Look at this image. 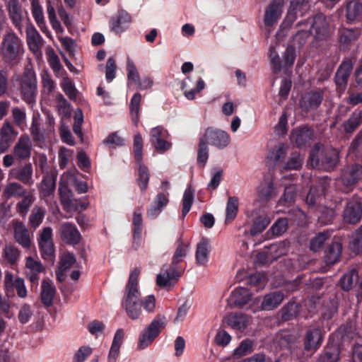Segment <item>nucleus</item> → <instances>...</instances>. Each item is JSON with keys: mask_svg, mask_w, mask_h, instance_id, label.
Here are the masks:
<instances>
[{"mask_svg": "<svg viewBox=\"0 0 362 362\" xmlns=\"http://www.w3.org/2000/svg\"><path fill=\"white\" fill-rule=\"evenodd\" d=\"M139 274L140 270L138 268H135L130 273L122 301V306L125 309L127 316L133 320L139 318L142 312V306L148 313L153 312L156 306V299L153 295H149L144 300L141 298V293L138 288Z\"/></svg>", "mask_w": 362, "mask_h": 362, "instance_id": "f257e3e1", "label": "nucleus"}, {"mask_svg": "<svg viewBox=\"0 0 362 362\" xmlns=\"http://www.w3.org/2000/svg\"><path fill=\"white\" fill-rule=\"evenodd\" d=\"M24 52L23 40L11 29L7 30L0 45V53L3 62L12 68L21 62Z\"/></svg>", "mask_w": 362, "mask_h": 362, "instance_id": "f03ea898", "label": "nucleus"}, {"mask_svg": "<svg viewBox=\"0 0 362 362\" xmlns=\"http://www.w3.org/2000/svg\"><path fill=\"white\" fill-rule=\"evenodd\" d=\"M309 160L313 168L332 171L339 163V152L331 146L316 143L310 151Z\"/></svg>", "mask_w": 362, "mask_h": 362, "instance_id": "7ed1b4c3", "label": "nucleus"}, {"mask_svg": "<svg viewBox=\"0 0 362 362\" xmlns=\"http://www.w3.org/2000/svg\"><path fill=\"white\" fill-rule=\"evenodd\" d=\"M305 24L309 29H302L298 31L294 37V40H300V44H304L310 34L315 35V37L320 40L323 39L327 31L325 17L322 13L315 15L313 18H308L305 22L298 23V25Z\"/></svg>", "mask_w": 362, "mask_h": 362, "instance_id": "20e7f679", "label": "nucleus"}, {"mask_svg": "<svg viewBox=\"0 0 362 362\" xmlns=\"http://www.w3.org/2000/svg\"><path fill=\"white\" fill-rule=\"evenodd\" d=\"M166 326V318L163 315H157L151 322L146 327L141 334L137 348L144 349L149 346L153 341L159 336L162 330Z\"/></svg>", "mask_w": 362, "mask_h": 362, "instance_id": "39448f33", "label": "nucleus"}, {"mask_svg": "<svg viewBox=\"0 0 362 362\" xmlns=\"http://www.w3.org/2000/svg\"><path fill=\"white\" fill-rule=\"evenodd\" d=\"M37 78L35 71L25 68L20 79V93L22 99L28 104L35 101L37 95Z\"/></svg>", "mask_w": 362, "mask_h": 362, "instance_id": "423d86ee", "label": "nucleus"}, {"mask_svg": "<svg viewBox=\"0 0 362 362\" xmlns=\"http://www.w3.org/2000/svg\"><path fill=\"white\" fill-rule=\"evenodd\" d=\"M354 68V59L351 57H344L338 66L334 76L335 91L340 97L347 88L349 77Z\"/></svg>", "mask_w": 362, "mask_h": 362, "instance_id": "0eeeda50", "label": "nucleus"}, {"mask_svg": "<svg viewBox=\"0 0 362 362\" xmlns=\"http://www.w3.org/2000/svg\"><path fill=\"white\" fill-rule=\"evenodd\" d=\"M344 223L349 225H356L362 219V196L357 194L348 198L343 212Z\"/></svg>", "mask_w": 362, "mask_h": 362, "instance_id": "6e6552de", "label": "nucleus"}, {"mask_svg": "<svg viewBox=\"0 0 362 362\" xmlns=\"http://www.w3.org/2000/svg\"><path fill=\"white\" fill-rule=\"evenodd\" d=\"M315 130L305 124L293 129L290 134V140L298 148H303L311 144L315 139Z\"/></svg>", "mask_w": 362, "mask_h": 362, "instance_id": "1a4fd4ad", "label": "nucleus"}, {"mask_svg": "<svg viewBox=\"0 0 362 362\" xmlns=\"http://www.w3.org/2000/svg\"><path fill=\"white\" fill-rule=\"evenodd\" d=\"M357 334L356 320L349 319L330 336V338L344 347L346 344H349Z\"/></svg>", "mask_w": 362, "mask_h": 362, "instance_id": "9d476101", "label": "nucleus"}, {"mask_svg": "<svg viewBox=\"0 0 362 362\" xmlns=\"http://www.w3.org/2000/svg\"><path fill=\"white\" fill-rule=\"evenodd\" d=\"M324 334L319 327L308 328L303 339V350L310 356L315 353L322 346Z\"/></svg>", "mask_w": 362, "mask_h": 362, "instance_id": "9b49d317", "label": "nucleus"}, {"mask_svg": "<svg viewBox=\"0 0 362 362\" xmlns=\"http://www.w3.org/2000/svg\"><path fill=\"white\" fill-rule=\"evenodd\" d=\"M200 137L208 144L219 149L225 148L230 143V136L226 132L214 127L206 128Z\"/></svg>", "mask_w": 362, "mask_h": 362, "instance_id": "f8f14e48", "label": "nucleus"}, {"mask_svg": "<svg viewBox=\"0 0 362 362\" xmlns=\"http://www.w3.org/2000/svg\"><path fill=\"white\" fill-rule=\"evenodd\" d=\"M324 95L325 91L321 88L305 93L299 102L300 109L306 113L316 110L322 104Z\"/></svg>", "mask_w": 362, "mask_h": 362, "instance_id": "ddd939ff", "label": "nucleus"}, {"mask_svg": "<svg viewBox=\"0 0 362 362\" xmlns=\"http://www.w3.org/2000/svg\"><path fill=\"white\" fill-rule=\"evenodd\" d=\"M8 17L20 33H22L23 10L18 0H8L6 4Z\"/></svg>", "mask_w": 362, "mask_h": 362, "instance_id": "4468645a", "label": "nucleus"}, {"mask_svg": "<svg viewBox=\"0 0 362 362\" xmlns=\"http://www.w3.org/2000/svg\"><path fill=\"white\" fill-rule=\"evenodd\" d=\"M341 349H343V346L329 337L327 345L319 356L318 362L339 361Z\"/></svg>", "mask_w": 362, "mask_h": 362, "instance_id": "2eb2a0df", "label": "nucleus"}, {"mask_svg": "<svg viewBox=\"0 0 362 362\" xmlns=\"http://www.w3.org/2000/svg\"><path fill=\"white\" fill-rule=\"evenodd\" d=\"M59 233L62 240L67 245H76L81 239V235L76 226L69 222L63 223L61 225Z\"/></svg>", "mask_w": 362, "mask_h": 362, "instance_id": "dca6fc26", "label": "nucleus"}, {"mask_svg": "<svg viewBox=\"0 0 362 362\" xmlns=\"http://www.w3.org/2000/svg\"><path fill=\"white\" fill-rule=\"evenodd\" d=\"M339 47L341 51L349 49L351 44L356 41L361 35L359 28H341L338 32Z\"/></svg>", "mask_w": 362, "mask_h": 362, "instance_id": "f3484780", "label": "nucleus"}, {"mask_svg": "<svg viewBox=\"0 0 362 362\" xmlns=\"http://www.w3.org/2000/svg\"><path fill=\"white\" fill-rule=\"evenodd\" d=\"M31 141L27 134H22L13 147V154L16 160L28 159L31 155Z\"/></svg>", "mask_w": 362, "mask_h": 362, "instance_id": "a211bd4d", "label": "nucleus"}, {"mask_svg": "<svg viewBox=\"0 0 362 362\" xmlns=\"http://www.w3.org/2000/svg\"><path fill=\"white\" fill-rule=\"evenodd\" d=\"M131 16L126 11L121 9L118 11L117 15L112 17L110 20V27L112 32L116 34L124 32L131 22Z\"/></svg>", "mask_w": 362, "mask_h": 362, "instance_id": "6ab92c4d", "label": "nucleus"}, {"mask_svg": "<svg viewBox=\"0 0 362 362\" xmlns=\"http://www.w3.org/2000/svg\"><path fill=\"white\" fill-rule=\"evenodd\" d=\"M13 226L16 241L24 248H29L30 246V238L25 224L22 221L13 220Z\"/></svg>", "mask_w": 362, "mask_h": 362, "instance_id": "aec40b11", "label": "nucleus"}, {"mask_svg": "<svg viewBox=\"0 0 362 362\" xmlns=\"http://www.w3.org/2000/svg\"><path fill=\"white\" fill-rule=\"evenodd\" d=\"M283 3L281 0H274L267 8L264 15L266 26H272L279 19Z\"/></svg>", "mask_w": 362, "mask_h": 362, "instance_id": "412c9836", "label": "nucleus"}, {"mask_svg": "<svg viewBox=\"0 0 362 362\" xmlns=\"http://www.w3.org/2000/svg\"><path fill=\"white\" fill-rule=\"evenodd\" d=\"M33 166L30 163H25L11 170V175L14 178L28 186L33 183Z\"/></svg>", "mask_w": 362, "mask_h": 362, "instance_id": "4be33fe9", "label": "nucleus"}, {"mask_svg": "<svg viewBox=\"0 0 362 362\" xmlns=\"http://www.w3.org/2000/svg\"><path fill=\"white\" fill-rule=\"evenodd\" d=\"M225 322L233 329L244 331L249 325L250 317L243 313H231L225 318Z\"/></svg>", "mask_w": 362, "mask_h": 362, "instance_id": "5701e85b", "label": "nucleus"}, {"mask_svg": "<svg viewBox=\"0 0 362 362\" xmlns=\"http://www.w3.org/2000/svg\"><path fill=\"white\" fill-rule=\"evenodd\" d=\"M169 193L159 192L155 197L151 207L147 211V216L149 218L153 219L162 211L169 202Z\"/></svg>", "mask_w": 362, "mask_h": 362, "instance_id": "b1692460", "label": "nucleus"}, {"mask_svg": "<svg viewBox=\"0 0 362 362\" xmlns=\"http://www.w3.org/2000/svg\"><path fill=\"white\" fill-rule=\"evenodd\" d=\"M342 248V244L339 242H332L329 244L325 250L324 255L326 264L331 265L339 262Z\"/></svg>", "mask_w": 362, "mask_h": 362, "instance_id": "393cba45", "label": "nucleus"}, {"mask_svg": "<svg viewBox=\"0 0 362 362\" xmlns=\"http://www.w3.org/2000/svg\"><path fill=\"white\" fill-rule=\"evenodd\" d=\"M211 251L210 241L207 238L203 237L197 245L195 257L197 264L204 265L209 260Z\"/></svg>", "mask_w": 362, "mask_h": 362, "instance_id": "a878e982", "label": "nucleus"}, {"mask_svg": "<svg viewBox=\"0 0 362 362\" xmlns=\"http://www.w3.org/2000/svg\"><path fill=\"white\" fill-rule=\"evenodd\" d=\"M251 300V293L246 288H236L232 291L230 301L235 306L243 308Z\"/></svg>", "mask_w": 362, "mask_h": 362, "instance_id": "bb28decb", "label": "nucleus"}, {"mask_svg": "<svg viewBox=\"0 0 362 362\" xmlns=\"http://www.w3.org/2000/svg\"><path fill=\"white\" fill-rule=\"evenodd\" d=\"M362 177V165L354 164L351 165L342 176V182L346 187L356 185Z\"/></svg>", "mask_w": 362, "mask_h": 362, "instance_id": "cd10ccee", "label": "nucleus"}, {"mask_svg": "<svg viewBox=\"0 0 362 362\" xmlns=\"http://www.w3.org/2000/svg\"><path fill=\"white\" fill-rule=\"evenodd\" d=\"M55 293L56 288L52 281L44 279L41 285L40 300L42 303L46 307L51 306L53 304Z\"/></svg>", "mask_w": 362, "mask_h": 362, "instance_id": "c85d7f7f", "label": "nucleus"}, {"mask_svg": "<svg viewBox=\"0 0 362 362\" xmlns=\"http://www.w3.org/2000/svg\"><path fill=\"white\" fill-rule=\"evenodd\" d=\"M284 294L281 291H274L264 296L262 302V308L264 310H272L277 308L283 301Z\"/></svg>", "mask_w": 362, "mask_h": 362, "instance_id": "c756f323", "label": "nucleus"}, {"mask_svg": "<svg viewBox=\"0 0 362 362\" xmlns=\"http://www.w3.org/2000/svg\"><path fill=\"white\" fill-rule=\"evenodd\" d=\"M31 13L37 26L44 33L49 32L44 17L43 8L40 4L39 0H30Z\"/></svg>", "mask_w": 362, "mask_h": 362, "instance_id": "7c9ffc66", "label": "nucleus"}, {"mask_svg": "<svg viewBox=\"0 0 362 362\" xmlns=\"http://www.w3.org/2000/svg\"><path fill=\"white\" fill-rule=\"evenodd\" d=\"M56 181L57 175L53 173H47L43 176L40 187V191L43 197H48L54 192Z\"/></svg>", "mask_w": 362, "mask_h": 362, "instance_id": "2f4dec72", "label": "nucleus"}, {"mask_svg": "<svg viewBox=\"0 0 362 362\" xmlns=\"http://www.w3.org/2000/svg\"><path fill=\"white\" fill-rule=\"evenodd\" d=\"M362 124V110L356 109L349 118L343 123L344 131L346 134H353Z\"/></svg>", "mask_w": 362, "mask_h": 362, "instance_id": "473e14b6", "label": "nucleus"}, {"mask_svg": "<svg viewBox=\"0 0 362 362\" xmlns=\"http://www.w3.org/2000/svg\"><path fill=\"white\" fill-rule=\"evenodd\" d=\"M26 35L29 49L33 52L38 51L42 44V37L33 25L30 24L27 27Z\"/></svg>", "mask_w": 362, "mask_h": 362, "instance_id": "72a5a7b5", "label": "nucleus"}, {"mask_svg": "<svg viewBox=\"0 0 362 362\" xmlns=\"http://www.w3.org/2000/svg\"><path fill=\"white\" fill-rule=\"evenodd\" d=\"M254 340L247 338L240 341V344L233 351L230 358L238 359L243 356H247L254 351Z\"/></svg>", "mask_w": 362, "mask_h": 362, "instance_id": "f704fd0d", "label": "nucleus"}, {"mask_svg": "<svg viewBox=\"0 0 362 362\" xmlns=\"http://www.w3.org/2000/svg\"><path fill=\"white\" fill-rule=\"evenodd\" d=\"M358 278V269L352 267L340 278L339 284L344 291H349L353 288L354 284H356V281Z\"/></svg>", "mask_w": 362, "mask_h": 362, "instance_id": "c9c22d12", "label": "nucleus"}, {"mask_svg": "<svg viewBox=\"0 0 362 362\" xmlns=\"http://www.w3.org/2000/svg\"><path fill=\"white\" fill-rule=\"evenodd\" d=\"M349 248L355 255L362 253V227L355 230L350 235Z\"/></svg>", "mask_w": 362, "mask_h": 362, "instance_id": "e433bc0d", "label": "nucleus"}, {"mask_svg": "<svg viewBox=\"0 0 362 362\" xmlns=\"http://www.w3.org/2000/svg\"><path fill=\"white\" fill-rule=\"evenodd\" d=\"M346 16L348 21H359L362 18V4L352 1L347 4Z\"/></svg>", "mask_w": 362, "mask_h": 362, "instance_id": "4c0bfd02", "label": "nucleus"}, {"mask_svg": "<svg viewBox=\"0 0 362 362\" xmlns=\"http://www.w3.org/2000/svg\"><path fill=\"white\" fill-rule=\"evenodd\" d=\"M141 95L136 93L132 96L129 103V112L132 123L137 127L139 122L140 103Z\"/></svg>", "mask_w": 362, "mask_h": 362, "instance_id": "58836bf2", "label": "nucleus"}, {"mask_svg": "<svg viewBox=\"0 0 362 362\" xmlns=\"http://www.w3.org/2000/svg\"><path fill=\"white\" fill-rule=\"evenodd\" d=\"M137 164L139 165V168L136 181L140 190L142 192H144L148 187L150 179V173L148 171V168L142 164V162Z\"/></svg>", "mask_w": 362, "mask_h": 362, "instance_id": "ea45409f", "label": "nucleus"}, {"mask_svg": "<svg viewBox=\"0 0 362 362\" xmlns=\"http://www.w3.org/2000/svg\"><path fill=\"white\" fill-rule=\"evenodd\" d=\"M286 153L287 147L284 144H280L270 151L268 158L273 160L275 165L284 164Z\"/></svg>", "mask_w": 362, "mask_h": 362, "instance_id": "a19ab883", "label": "nucleus"}, {"mask_svg": "<svg viewBox=\"0 0 362 362\" xmlns=\"http://www.w3.org/2000/svg\"><path fill=\"white\" fill-rule=\"evenodd\" d=\"M238 211V199L236 197H229L226 204V223L232 222Z\"/></svg>", "mask_w": 362, "mask_h": 362, "instance_id": "79ce46f5", "label": "nucleus"}, {"mask_svg": "<svg viewBox=\"0 0 362 362\" xmlns=\"http://www.w3.org/2000/svg\"><path fill=\"white\" fill-rule=\"evenodd\" d=\"M194 202V190L193 189L189 186L184 192L183 197H182V216L181 219L183 220L187 214L190 211V209L192 206Z\"/></svg>", "mask_w": 362, "mask_h": 362, "instance_id": "37998d69", "label": "nucleus"}, {"mask_svg": "<svg viewBox=\"0 0 362 362\" xmlns=\"http://www.w3.org/2000/svg\"><path fill=\"white\" fill-rule=\"evenodd\" d=\"M303 165V158L300 154L297 152H293L287 161H285L282 169L284 170H298L301 168Z\"/></svg>", "mask_w": 362, "mask_h": 362, "instance_id": "c03bdc74", "label": "nucleus"}, {"mask_svg": "<svg viewBox=\"0 0 362 362\" xmlns=\"http://www.w3.org/2000/svg\"><path fill=\"white\" fill-rule=\"evenodd\" d=\"M18 134L13 125L8 121L3 124L0 129V135L11 145L15 141Z\"/></svg>", "mask_w": 362, "mask_h": 362, "instance_id": "a18cd8bd", "label": "nucleus"}, {"mask_svg": "<svg viewBox=\"0 0 362 362\" xmlns=\"http://www.w3.org/2000/svg\"><path fill=\"white\" fill-rule=\"evenodd\" d=\"M259 199L262 201H269L275 194V187L272 181L262 183L258 190Z\"/></svg>", "mask_w": 362, "mask_h": 362, "instance_id": "49530a36", "label": "nucleus"}, {"mask_svg": "<svg viewBox=\"0 0 362 362\" xmlns=\"http://www.w3.org/2000/svg\"><path fill=\"white\" fill-rule=\"evenodd\" d=\"M269 220L267 216H259L255 218L250 230L251 236H255L261 233L268 226Z\"/></svg>", "mask_w": 362, "mask_h": 362, "instance_id": "de8ad7c7", "label": "nucleus"}, {"mask_svg": "<svg viewBox=\"0 0 362 362\" xmlns=\"http://www.w3.org/2000/svg\"><path fill=\"white\" fill-rule=\"evenodd\" d=\"M209 158V148L208 144L204 140V139L199 137V145L197 150V163L204 167L207 163Z\"/></svg>", "mask_w": 362, "mask_h": 362, "instance_id": "09e8293b", "label": "nucleus"}, {"mask_svg": "<svg viewBox=\"0 0 362 362\" xmlns=\"http://www.w3.org/2000/svg\"><path fill=\"white\" fill-rule=\"evenodd\" d=\"M44 217L45 211L42 208L35 206L33 209L29 217V225L30 228L35 230L42 223Z\"/></svg>", "mask_w": 362, "mask_h": 362, "instance_id": "8fccbe9b", "label": "nucleus"}, {"mask_svg": "<svg viewBox=\"0 0 362 362\" xmlns=\"http://www.w3.org/2000/svg\"><path fill=\"white\" fill-rule=\"evenodd\" d=\"M281 319L288 321L296 317L298 313V306L295 302H289L281 310Z\"/></svg>", "mask_w": 362, "mask_h": 362, "instance_id": "3c124183", "label": "nucleus"}, {"mask_svg": "<svg viewBox=\"0 0 362 362\" xmlns=\"http://www.w3.org/2000/svg\"><path fill=\"white\" fill-rule=\"evenodd\" d=\"M42 257L49 262H53L54 258V248L52 242L38 243Z\"/></svg>", "mask_w": 362, "mask_h": 362, "instance_id": "603ef678", "label": "nucleus"}, {"mask_svg": "<svg viewBox=\"0 0 362 362\" xmlns=\"http://www.w3.org/2000/svg\"><path fill=\"white\" fill-rule=\"evenodd\" d=\"M133 151L136 163H141L143 160V139L139 133L134 137Z\"/></svg>", "mask_w": 362, "mask_h": 362, "instance_id": "864d4df0", "label": "nucleus"}, {"mask_svg": "<svg viewBox=\"0 0 362 362\" xmlns=\"http://www.w3.org/2000/svg\"><path fill=\"white\" fill-rule=\"evenodd\" d=\"M328 238L329 235L327 233H318L315 237L310 239L309 246L310 250L313 252H317L322 248Z\"/></svg>", "mask_w": 362, "mask_h": 362, "instance_id": "5fc2aeb1", "label": "nucleus"}, {"mask_svg": "<svg viewBox=\"0 0 362 362\" xmlns=\"http://www.w3.org/2000/svg\"><path fill=\"white\" fill-rule=\"evenodd\" d=\"M5 196L8 198L11 197H23L25 194L26 190L17 182L8 184L4 192Z\"/></svg>", "mask_w": 362, "mask_h": 362, "instance_id": "6e6d98bb", "label": "nucleus"}, {"mask_svg": "<svg viewBox=\"0 0 362 362\" xmlns=\"http://www.w3.org/2000/svg\"><path fill=\"white\" fill-rule=\"evenodd\" d=\"M288 226V219L286 218H280L274 222L269 231L275 236H280L287 230Z\"/></svg>", "mask_w": 362, "mask_h": 362, "instance_id": "4d7b16f0", "label": "nucleus"}, {"mask_svg": "<svg viewBox=\"0 0 362 362\" xmlns=\"http://www.w3.org/2000/svg\"><path fill=\"white\" fill-rule=\"evenodd\" d=\"M21 201L18 202L16 206L17 211L23 216L25 217L28 214L30 206L34 202L33 196L31 194L24 195Z\"/></svg>", "mask_w": 362, "mask_h": 362, "instance_id": "13d9d810", "label": "nucleus"}, {"mask_svg": "<svg viewBox=\"0 0 362 362\" xmlns=\"http://www.w3.org/2000/svg\"><path fill=\"white\" fill-rule=\"evenodd\" d=\"M297 194L296 188L294 185H289L285 187L284 193L280 199V202L284 205L289 206L296 199Z\"/></svg>", "mask_w": 362, "mask_h": 362, "instance_id": "bf43d9fd", "label": "nucleus"}, {"mask_svg": "<svg viewBox=\"0 0 362 362\" xmlns=\"http://www.w3.org/2000/svg\"><path fill=\"white\" fill-rule=\"evenodd\" d=\"M16 286V279H13V275L10 272H7L4 276V286L5 293L7 297L14 296V288Z\"/></svg>", "mask_w": 362, "mask_h": 362, "instance_id": "052dcab7", "label": "nucleus"}, {"mask_svg": "<svg viewBox=\"0 0 362 362\" xmlns=\"http://www.w3.org/2000/svg\"><path fill=\"white\" fill-rule=\"evenodd\" d=\"M296 58V48L292 45H288L283 54L284 66L285 68L291 67Z\"/></svg>", "mask_w": 362, "mask_h": 362, "instance_id": "680f3d73", "label": "nucleus"}, {"mask_svg": "<svg viewBox=\"0 0 362 362\" xmlns=\"http://www.w3.org/2000/svg\"><path fill=\"white\" fill-rule=\"evenodd\" d=\"M170 134L167 129L162 126H157L151 129L150 132V142L163 139H168Z\"/></svg>", "mask_w": 362, "mask_h": 362, "instance_id": "e2e57ef3", "label": "nucleus"}, {"mask_svg": "<svg viewBox=\"0 0 362 362\" xmlns=\"http://www.w3.org/2000/svg\"><path fill=\"white\" fill-rule=\"evenodd\" d=\"M92 354V349L90 346H81L74 354L73 362H84Z\"/></svg>", "mask_w": 362, "mask_h": 362, "instance_id": "0e129e2a", "label": "nucleus"}, {"mask_svg": "<svg viewBox=\"0 0 362 362\" xmlns=\"http://www.w3.org/2000/svg\"><path fill=\"white\" fill-rule=\"evenodd\" d=\"M76 262V257L72 253H65L60 259L59 268L67 271L71 269Z\"/></svg>", "mask_w": 362, "mask_h": 362, "instance_id": "69168bd1", "label": "nucleus"}, {"mask_svg": "<svg viewBox=\"0 0 362 362\" xmlns=\"http://www.w3.org/2000/svg\"><path fill=\"white\" fill-rule=\"evenodd\" d=\"M291 6L303 16L310 9V0H293Z\"/></svg>", "mask_w": 362, "mask_h": 362, "instance_id": "338daca9", "label": "nucleus"}, {"mask_svg": "<svg viewBox=\"0 0 362 362\" xmlns=\"http://www.w3.org/2000/svg\"><path fill=\"white\" fill-rule=\"evenodd\" d=\"M336 216V211L334 209L324 208L319 216V221L323 224H329Z\"/></svg>", "mask_w": 362, "mask_h": 362, "instance_id": "774afa93", "label": "nucleus"}]
</instances>
